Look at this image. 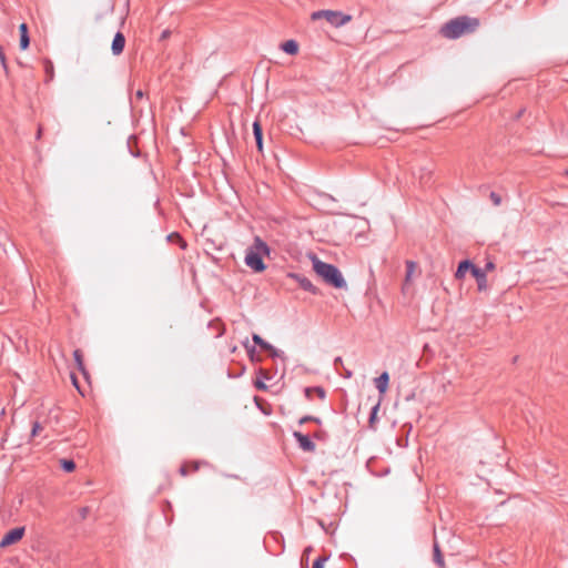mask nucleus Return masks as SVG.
<instances>
[{
    "mask_svg": "<svg viewBox=\"0 0 568 568\" xmlns=\"http://www.w3.org/2000/svg\"><path fill=\"white\" fill-rule=\"evenodd\" d=\"M312 422H313V423H315V424H318V425H321V424H322L321 418L315 417V416H313V420H312Z\"/></svg>",
    "mask_w": 568,
    "mask_h": 568,
    "instance_id": "37",
    "label": "nucleus"
},
{
    "mask_svg": "<svg viewBox=\"0 0 568 568\" xmlns=\"http://www.w3.org/2000/svg\"><path fill=\"white\" fill-rule=\"evenodd\" d=\"M266 352H268L273 358H275V357H280L283 359L285 358L284 352L275 348L272 344H271V348H267Z\"/></svg>",
    "mask_w": 568,
    "mask_h": 568,
    "instance_id": "23",
    "label": "nucleus"
},
{
    "mask_svg": "<svg viewBox=\"0 0 568 568\" xmlns=\"http://www.w3.org/2000/svg\"><path fill=\"white\" fill-rule=\"evenodd\" d=\"M375 387L381 394L386 393L388 383H389V375L387 372H383L378 377L375 378Z\"/></svg>",
    "mask_w": 568,
    "mask_h": 568,
    "instance_id": "11",
    "label": "nucleus"
},
{
    "mask_svg": "<svg viewBox=\"0 0 568 568\" xmlns=\"http://www.w3.org/2000/svg\"><path fill=\"white\" fill-rule=\"evenodd\" d=\"M477 266L474 265L469 260H464L459 262L458 267L455 273V277L460 280L465 276V274L469 271L473 274L474 268Z\"/></svg>",
    "mask_w": 568,
    "mask_h": 568,
    "instance_id": "9",
    "label": "nucleus"
},
{
    "mask_svg": "<svg viewBox=\"0 0 568 568\" xmlns=\"http://www.w3.org/2000/svg\"><path fill=\"white\" fill-rule=\"evenodd\" d=\"M304 392L307 398H311L312 393H316L321 399H324L326 397V392L321 386L306 387Z\"/></svg>",
    "mask_w": 568,
    "mask_h": 568,
    "instance_id": "15",
    "label": "nucleus"
},
{
    "mask_svg": "<svg viewBox=\"0 0 568 568\" xmlns=\"http://www.w3.org/2000/svg\"><path fill=\"white\" fill-rule=\"evenodd\" d=\"M254 352H255V347L254 346H252L251 348L247 347V353L250 354L251 359H253Z\"/></svg>",
    "mask_w": 568,
    "mask_h": 568,
    "instance_id": "35",
    "label": "nucleus"
},
{
    "mask_svg": "<svg viewBox=\"0 0 568 568\" xmlns=\"http://www.w3.org/2000/svg\"><path fill=\"white\" fill-rule=\"evenodd\" d=\"M88 513H89V508H88V507H83V508H81V509H80V516H81V518H82V519H84V518L87 517Z\"/></svg>",
    "mask_w": 568,
    "mask_h": 568,
    "instance_id": "33",
    "label": "nucleus"
},
{
    "mask_svg": "<svg viewBox=\"0 0 568 568\" xmlns=\"http://www.w3.org/2000/svg\"><path fill=\"white\" fill-rule=\"evenodd\" d=\"M327 557H318L314 560L312 568H324V564L327 560Z\"/></svg>",
    "mask_w": 568,
    "mask_h": 568,
    "instance_id": "25",
    "label": "nucleus"
},
{
    "mask_svg": "<svg viewBox=\"0 0 568 568\" xmlns=\"http://www.w3.org/2000/svg\"><path fill=\"white\" fill-rule=\"evenodd\" d=\"M490 200L493 201V203H494L495 205H499V204H500V202H501L500 196H499L497 193H495V192H491V193H490Z\"/></svg>",
    "mask_w": 568,
    "mask_h": 568,
    "instance_id": "26",
    "label": "nucleus"
},
{
    "mask_svg": "<svg viewBox=\"0 0 568 568\" xmlns=\"http://www.w3.org/2000/svg\"><path fill=\"white\" fill-rule=\"evenodd\" d=\"M24 527H16L8 531L0 541V547H7L18 542L24 535Z\"/></svg>",
    "mask_w": 568,
    "mask_h": 568,
    "instance_id": "4",
    "label": "nucleus"
},
{
    "mask_svg": "<svg viewBox=\"0 0 568 568\" xmlns=\"http://www.w3.org/2000/svg\"><path fill=\"white\" fill-rule=\"evenodd\" d=\"M313 437H314V438H318V439H320V438H322V433H315V434L313 435Z\"/></svg>",
    "mask_w": 568,
    "mask_h": 568,
    "instance_id": "40",
    "label": "nucleus"
},
{
    "mask_svg": "<svg viewBox=\"0 0 568 568\" xmlns=\"http://www.w3.org/2000/svg\"><path fill=\"white\" fill-rule=\"evenodd\" d=\"M180 473H181L182 475H186V468H185L184 466H182V467L180 468Z\"/></svg>",
    "mask_w": 568,
    "mask_h": 568,
    "instance_id": "39",
    "label": "nucleus"
},
{
    "mask_svg": "<svg viewBox=\"0 0 568 568\" xmlns=\"http://www.w3.org/2000/svg\"><path fill=\"white\" fill-rule=\"evenodd\" d=\"M494 267H495L494 263L493 262H488L484 270H486V272H487V271H491Z\"/></svg>",
    "mask_w": 568,
    "mask_h": 568,
    "instance_id": "34",
    "label": "nucleus"
},
{
    "mask_svg": "<svg viewBox=\"0 0 568 568\" xmlns=\"http://www.w3.org/2000/svg\"><path fill=\"white\" fill-rule=\"evenodd\" d=\"M252 339L255 345H258L263 351L271 348V344L264 341L258 334H253Z\"/></svg>",
    "mask_w": 568,
    "mask_h": 568,
    "instance_id": "17",
    "label": "nucleus"
},
{
    "mask_svg": "<svg viewBox=\"0 0 568 568\" xmlns=\"http://www.w3.org/2000/svg\"><path fill=\"white\" fill-rule=\"evenodd\" d=\"M331 10H318V11H314L312 14H311V19L316 21V20H320L322 18H324L326 20L327 18V14Z\"/></svg>",
    "mask_w": 568,
    "mask_h": 568,
    "instance_id": "21",
    "label": "nucleus"
},
{
    "mask_svg": "<svg viewBox=\"0 0 568 568\" xmlns=\"http://www.w3.org/2000/svg\"><path fill=\"white\" fill-rule=\"evenodd\" d=\"M434 561L439 566V567H443L444 566V558L442 556V552H440V549H439V546L437 542L434 544Z\"/></svg>",
    "mask_w": 568,
    "mask_h": 568,
    "instance_id": "19",
    "label": "nucleus"
},
{
    "mask_svg": "<svg viewBox=\"0 0 568 568\" xmlns=\"http://www.w3.org/2000/svg\"><path fill=\"white\" fill-rule=\"evenodd\" d=\"M293 437L296 439L302 450L310 453L315 452L316 446L307 435H304L301 432H294Z\"/></svg>",
    "mask_w": 568,
    "mask_h": 568,
    "instance_id": "6",
    "label": "nucleus"
},
{
    "mask_svg": "<svg viewBox=\"0 0 568 568\" xmlns=\"http://www.w3.org/2000/svg\"><path fill=\"white\" fill-rule=\"evenodd\" d=\"M524 110H520L517 114V118H519L523 114Z\"/></svg>",
    "mask_w": 568,
    "mask_h": 568,
    "instance_id": "43",
    "label": "nucleus"
},
{
    "mask_svg": "<svg viewBox=\"0 0 568 568\" xmlns=\"http://www.w3.org/2000/svg\"><path fill=\"white\" fill-rule=\"evenodd\" d=\"M343 369H344V373H343V374H341V375H342L344 378H351V377L353 376V372H352V371H349V369H347V368H344V367H343Z\"/></svg>",
    "mask_w": 568,
    "mask_h": 568,
    "instance_id": "32",
    "label": "nucleus"
},
{
    "mask_svg": "<svg viewBox=\"0 0 568 568\" xmlns=\"http://www.w3.org/2000/svg\"><path fill=\"white\" fill-rule=\"evenodd\" d=\"M19 31H20V43H19L20 49L26 50V49H28V47L30 44V38H29V33H28L27 23H21L19 27Z\"/></svg>",
    "mask_w": 568,
    "mask_h": 568,
    "instance_id": "12",
    "label": "nucleus"
},
{
    "mask_svg": "<svg viewBox=\"0 0 568 568\" xmlns=\"http://www.w3.org/2000/svg\"><path fill=\"white\" fill-rule=\"evenodd\" d=\"M565 173H566V175L568 176V169L566 170V172H565Z\"/></svg>",
    "mask_w": 568,
    "mask_h": 568,
    "instance_id": "44",
    "label": "nucleus"
},
{
    "mask_svg": "<svg viewBox=\"0 0 568 568\" xmlns=\"http://www.w3.org/2000/svg\"><path fill=\"white\" fill-rule=\"evenodd\" d=\"M417 268V264L414 261H406V282L410 281L412 275Z\"/></svg>",
    "mask_w": 568,
    "mask_h": 568,
    "instance_id": "18",
    "label": "nucleus"
},
{
    "mask_svg": "<svg viewBox=\"0 0 568 568\" xmlns=\"http://www.w3.org/2000/svg\"><path fill=\"white\" fill-rule=\"evenodd\" d=\"M73 357H74V361H75V365L78 367V369L83 374V375H87V371H85V367H84V363H83V358H82V353L80 349H75L73 352Z\"/></svg>",
    "mask_w": 568,
    "mask_h": 568,
    "instance_id": "16",
    "label": "nucleus"
},
{
    "mask_svg": "<svg viewBox=\"0 0 568 568\" xmlns=\"http://www.w3.org/2000/svg\"><path fill=\"white\" fill-rule=\"evenodd\" d=\"M379 409V403H377L376 405H374L371 409V414H369V425L373 426L375 420H376V416H377V412Z\"/></svg>",
    "mask_w": 568,
    "mask_h": 568,
    "instance_id": "24",
    "label": "nucleus"
},
{
    "mask_svg": "<svg viewBox=\"0 0 568 568\" xmlns=\"http://www.w3.org/2000/svg\"><path fill=\"white\" fill-rule=\"evenodd\" d=\"M143 95H144V93H143L142 90H138L136 93H135L136 99H142Z\"/></svg>",
    "mask_w": 568,
    "mask_h": 568,
    "instance_id": "36",
    "label": "nucleus"
},
{
    "mask_svg": "<svg viewBox=\"0 0 568 568\" xmlns=\"http://www.w3.org/2000/svg\"><path fill=\"white\" fill-rule=\"evenodd\" d=\"M71 378H72V382H73L74 386H75V387H79V386H78V382H77L75 376H74V375H71Z\"/></svg>",
    "mask_w": 568,
    "mask_h": 568,
    "instance_id": "38",
    "label": "nucleus"
},
{
    "mask_svg": "<svg viewBox=\"0 0 568 568\" xmlns=\"http://www.w3.org/2000/svg\"><path fill=\"white\" fill-rule=\"evenodd\" d=\"M476 282L479 291H484L487 287V276H486V270H483L480 267H476L473 271L471 274Z\"/></svg>",
    "mask_w": 568,
    "mask_h": 568,
    "instance_id": "10",
    "label": "nucleus"
},
{
    "mask_svg": "<svg viewBox=\"0 0 568 568\" xmlns=\"http://www.w3.org/2000/svg\"><path fill=\"white\" fill-rule=\"evenodd\" d=\"M268 254V245L260 236H255L253 244L246 248L244 262L254 272L261 273L266 268L262 256Z\"/></svg>",
    "mask_w": 568,
    "mask_h": 568,
    "instance_id": "3",
    "label": "nucleus"
},
{
    "mask_svg": "<svg viewBox=\"0 0 568 568\" xmlns=\"http://www.w3.org/2000/svg\"><path fill=\"white\" fill-rule=\"evenodd\" d=\"M339 367H343V359L342 357L337 356L334 359V368L338 372Z\"/></svg>",
    "mask_w": 568,
    "mask_h": 568,
    "instance_id": "29",
    "label": "nucleus"
},
{
    "mask_svg": "<svg viewBox=\"0 0 568 568\" xmlns=\"http://www.w3.org/2000/svg\"><path fill=\"white\" fill-rule=\"evenodd\" d=\"M169 36V31H164L162 38H166Z\"/></svg>",
    "mask_w": 568,
    "mask_h": 568,
    "instance_id": "41",
    "label": "nucleus"
},
{
    "mask_svg": "<svg viewBox=\"0 0 568 568\" xmlns=\"http://www.w3.org/2000/svg\"><path fill=\"white\" fill-rule=\"evenodd\" d=\"M312 420H313V416H311V415H305V416H303V417L300 419V422H298V423H300L301 425H303V424L308 423V422H312Z\"/></svg>",
    "mask_w": 568,
    "mask_h": 568,
    "instance_id": "31",
    "label": "nucleus"
},
{
    "mask_svg": "<svg viewBox=\"0 0 568 568\" xmlns=\"http://www.w3.org/2000/svg\"><path fill=\"white\" fill-rule=\"evenodd\" d=\"M44 71L48 75L49 80H52L53 78V63L50 60H44Z\"/></svg>",
    "mask_w": 568,
    "mask_h": 568,
    "instance_id": "22",
    "label": "nucleus"
},
{
    "mask_svg": "<svg viewBox=\"0 0 568 568\" xmlns=\"http://www.w3.org/2000/svg\"><path fill=\"white\" fill-rule=\"evenodd\" d=\"M282 50L287 54H296L298 51V44L295 40H287L281 45Z\"/></svg>",
    "mask_w": 568,
    "mask_h": 568,
    "instance_id": "14",
    "label": "nucleus"
},
{
    "mask_svg": "<svg viewBox=\"0 0 568 568\" xmlns=\"http://www.w3.org/2000/svg\"><path fill=\"white\" fill-rule=\"evenodd\" d=\"M60 465L67 473H71L75 469V463L72 459H61Z\"/></svg>",
    "mask_w": 568,
    "mask_h": 568,
    "instance_id": "20",
    "label": "nucleus"
},
{
    "mask_svg": "<svg viewBox=\"0 0 568 568\" xmlns=\"http://www.w3.org/2000/svg\"><path fill=\"white\" fill-rule=\"evenodd\" d=\"M41 429H42V426L40 425V423L36 422L32 426V432H31L32 436H37Z\"/></svg>",
    "mask_w": 568,
    "mask_h": 568,
    "instance_id": "27",
    "label": "nucleus"
},
{
    "mask_svg": "<svg viewBox=\"0 0 568 568\" xmlns=\"http://www.w3.org/2000/svg\"><path fill=\"white\" fill-rule=\"evenodd\" d=\"M40 136H41V129H39L37 132V138L40 139Z\"/></svg>",
    "mask_w": 568,
    "mask_h": 568,
    "instance_id": "42",
    "label": "nucleus"
},
{
    "mask_svg": "<svg viewBox=\"0 0 568 568\" xmlns=\"http://www.w3.org/2000/svg\"><path fill=\"white\" fill-rule=\"evenodd\" d=\"M0 62H1L2 67H3V69H7L6 55H4L1 47H0Z\"/></svg>",
    "mask_w": 568,
    "mask_h": 568,
    "instance_id": "30",
    "label": "nucleus"
},
{
    "mask_svg": "<svg viewBox=\"0 0 568 568\" xmlns=\"http://www.w3.org/2000/svg\"><path fill=\"white\" fill-rule=\"evenodd\" d=\"M253 134L255 138L256 146L260 151L263 149V131L258 121L253 123Z\"/></svg>",
    "mask_w": 568,
    "mask_h": 568,
    "instance_id": "13",
    "label": "nucleus"
},
{
    "mask_svg": "<svg viewBox=\"0 0 568 568\" xmlns=\"http://www.w3.org/2000/svg\"><path fill=\"white\" fill-rule=\"evenodd\" d=\"M290 276L294 278L304 291H307L315 295L318 294V288L312 283L310 278L297 273H293Z\"/></svg>",
    "mask_w": 568,
    "mask_h": 568,
    "instance_id": "7",
    "label": "nucleus"
},
{
    "mask_svg": "<svg viewBox=\"0 0 568 568\" xmlns=\"http://www.w3.org/2000/svg\"><path fill=\"white\" fill-rule=\"evenodd\" d=\"M254 386L260 390H265L267 388V386L262 379H256Z\"/></svg>",
    "mask_w": 568,
    "mask_h": 568,
    "instance_id": "28",
    "label": "nucleus"
},
{
    "mask_svg": "<svg viewBox=\"0 0 568 568\" xmlns=\"http://www.w3.org/2000/svg\"><path fill=\"white\" fill-rule=\"evenodd\" d=\"M351 20H352V16L345 14L341 11H334V10H331L326 18V21L335 28L343 27L346 23H348Z\"/></svg>",
    "mask_w": 568,
    "mask_h": 568,
    "instance_id": "5",
    "label": "nucleus"
},
{
    "mask_svg": "<svg viewBox=\"0 0 568 568\" xmlns=\"http://www.w3.org/2000/svg\"><path fill=\"white\" fill-rule=\"evenodd\" d=\"M124 47H125V37L122 32L119 31L115 33L112 44H111L112 54L120 55L123 52Z\"/></svg>",
    "mask_w": 568,
    "mask_h": 568,
    "instance_id": "8",
    "label": "nucleus"
},
{
    "mask_svg": "<svg viewBox=\"0 0 568 568\" xmlns=\"http://www.w3.org/2000/svg\"><path fill=\"white\" fill-rule=\"evenodd\" d=\"M311 260L313 270L325 283L335 288H345L347 286L343 274L335 265L323 262L315 254L311 256Z\"/></svg>",
    "mask_w": 568,
    "mask_h": 568,
    "instance_id": "2",
    "label": "nucleus"
},
{
    "mask_svg": "<svg viewBox=\"0 0 568 568\" xmlns=\"http://www.w3.org/2000/svg\"><path fill=\"white\" fill-rule=\"evenodd\" d=\"M478 26L479 20L477 18L459 16L445 22L440 27L439 33L445 39L455 40L464 34L473 33Z\"/></svg>",
    "mask_w": 568,
    "mask_h": 568,
    "instance_id": "1",
    "label": "nucleus"
}]
</instances>
